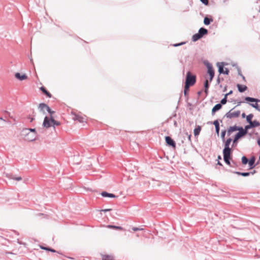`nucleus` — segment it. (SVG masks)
<instances>
[{
  "mask_svg": "<svg viewBox=\"0 0 260 260\" xmlns=\"http://www.w3.org/2000/svg\"><path fill=\"white\" fill-rule=\"evenodd\" d=\"M217 165H219V166H222V164L220 162V161H219V160H218L217 163Z\"/></svg>",
  "mask_w": 260,
  "mask_h": 260,
  "instance_id": "nucleus-61",
  "label": "nucleus"
},
{
  "mask_svg": "<svg viewBox=\"0 0 260 260\" xmlns=\"http://www.w3.org/2000/svg\"><path fill=\"white\" fill-rule=\"evenodd\" d=\"M38 109H39V111L40 112H42L44 114H46V113L45 112V110H46V107H42L41 105V104H39V105L38 106Z\"/></svg>",
  "mask_w": 260,
  "mask_h": 260,
  "instance_id": "nucleus-36",
  "label": "nucleus"
},
{
  "mask_svg": "<svg viewBox=\"0 0 260 260\" xmlns=\"http://www.w3.org/2000/svg\"><path fill=\"white\" fill-rule=\"evenodd\" d=\"M41 105L42 107H46V110L50 114V116L55 113V112L52 111L47 104L45 103H41Z\"/></svg>",
  "mask_w": 260,
  "mask_h": 260,
  "instance_id": "nucleus-18",
  "label": "nucleus"
},
{
  "mask_svg": "<svg viewBox=\"0 0 260 260\" xmlns=\"http://www.w3.org/2000/svg\"><path fill=\"white\" fill-rule=\"evenodd\" d=\"M227 102V98H226V96H224V98L221 99V100L220 101V103H219L220 104H221V105H225Z\"/></svg>",
  "mask_w": 260,
  "mask_h": 260,
  "instance_id": "nucleus-39",
  "label": "nucleus"
},
{
  "mask_svg": "<svg viewBox=\"0 0 260 260\" xmlns=\"http://www.w3.org/2000/svg\"><path fill=\"white\" fill-rule=\"evenodd\" d=\"M186 43L185 42H182L181 43H176V44H174L173 45V46L174 47H178V46H181L182 45H184Z\"/></svg>",
  "mask_w": 260,
  "mask_h": 260,
  "instance_id": "nucleus-43",
  "label": "nucleus"
},
{
  "mask_svg": "<svg viewBox=\"0 0 260 260\" xmlns=\"http://www.w3.org/2000/svg\"><path fill=\"white\" fill-rule=\"evenodd\" d=\"M111 209H103L101 210L102 212H106L107 211H110Z\"/></svg>",
  "mask_w": 260,
  "mask_h": 260,
  "instance_id": "nucleus-56",
  "label": "nucleus"
},
{
  "mask_svg": "<svg viewBox=\"0 0 260 260\" xmlns=\"http://www.w3.org/2000/svg\"><path fill=\"white\" fill-rule=\"evenodd\" d=\"M226 131L225 129L222 130L221 133V138L222 141H225V136L226 134Z\"/></svg>",
  "mask_w": 260,
  "mask_h": 260,
  "instance_id": "nucleus-37",
  "label": "nucleus"
},
{
  "mask_svg": "<svg viewBox=\"0 0 260 260\" xmlns=\"http://www.w3.org/2000/svg\"><path fill=\"white\" fill-rule=\"evenodd\" d=\"M213 124L215 125V128L220 127L219 123L218 120H214L213 122Z\"/></svg>",
  "mask_w": 260,
  "mask_h": 260,
  "instance_id": "nucleus-41",
  "label": "nucleus"
},
{
  "mask_svg": "<svg viewBox=\"0 0 260 260\" xmlns=\"http://www.w3.org/2000/svg\"><path fill=\"white\" fill-rule=\"evenodd\" d=\"M186 134L187 135L188 140L190 142H191V135H188L187 134Z\"/></svg>",
  "mask_w": 260,
  "mask_h": 260,
  "instance_id": "nucleus-58",
  "label": "nucleus"
},
{
  "mask_svg": "<svg viewBox=\"0 0 260 260\" xmlns=\"http://www.w3.org/2000/svg\"><path fill=\"white\" fill-rule=\"evenodd\" d=\"M229 128H230L232 132L237 131V125H235L233 126H230Z\"/></svg>",
  "mask_w": 260,
  "mask_h": 260,
  "instance_id": "nucleus-42",
  "label": "nucleus"
},
{
  "mask_svg": "<svg viewBox=\"0 0 260 260\" xmlns=\"http://www.w3.org/2000/svg\"><path fill=\"white\" fill-rule=\"evenodd\" d=\"M204 64L207 68V73L209 75L215 74L214 70L210 63L208 61H205Z\"/></svg>",
  "mask_w": 260,
  "mask_h": 260,
  "instance_id": "nucleus-8",
  "label": "nucleus"
},
{
  "mask_svg": "<svg viewBox=\"0 0 260 260\" xmlns=\"http://www.w3.org/2000/svg\"><path fill=\"white\" fill-rule=\"evenodd\" d=\"M217 158H218V160H219L220 159H221V157L220 155H218V157H217Z\"/></svg>",
  "mask_w": 260,
  "mask_h": 260,
  "instance_id": "nucleus-64",
  "label": "nucleus"
},
{
  "mask_svg": "<svg viewBox=\"0 0 260 260\" xmlns=\"http://www.w3.org/2000/svg\"><path fill=\"white\" fill-rule=\"evenodd\" d=\"M246 134L242 132H238L235 135V137L239 140L241 138L245 136Z\"/></svg>",
  "mask_w": 260,
  "mask_h": 260,
  "instance_id": "nucleus-22",
  "label": "nucleus"
},
{
  "mask_svg": "<svg viewBox=\"0 0 260 260\" xmlns=\"http://www.w3.org/2000/svg\"><path fill=\"white\" fill-rule=\"evenodd\" d=\"M15 77L20 81H23L27 78V76L26 75V74H23L21 75L19 73H15Z\"/></svg>",
  "mask_w": 260,
  "mask_h": 260,
  "instance_id": "nucleus-9",
  "label": "nucleus"
},
{
  "mask_svg": "<svg viewBox=\"0 0 260 260\" xmlns=\"http://www.w3.org/2000/svg\"><path fill=\"white\" fill-rule=\"evenodd\" d=\"M234 108L230 110L228 112H227L224 115V117H227L230 119L238 117L240 114V111L239 110H238L236 111L232 112V110Z\"/></svg>",
  "mask_w": 260,
  "mask_h": 260,
  "instance_id": "nucleus-4",
  "label": "nucleus"
},
{
  "mask_svg": "<svg viewBox=\"0 0 260 260\" xmlns=\"http://www.w3.org/2000/svg\"><path fill=\"white\" fill-rule=\"evenodd\" d=\"M204 92L206 94V96H207V95L208 94V89H204Z\"/></svg>",
  "mask_w": 260,
  "mask_h": 260,
  "instance_id": "nucleus-59",
  "label": "nucleus"
},
{
  "mask_svg": "<svg viewBox=\"0 0 260 260\" xmlns=\"http://www.w3.org/2000/svg\"><path fill=\"white\" fill-rule=\"evenodd\" d=\"M216 66L218 67V72L219 74H225V75H229V70L228 68L224 69V62H218L216 63Z\"/></svg>",
  "mask_w": 260,
  "mask_h": 260,
  "instance_id": "nucleus-3",
  "label": "nucleus"
},
{
  "mask_svg": "<svg viewBox=\"0 0 260 260\" xmlns=\"http://www.w3.org/2000/svg\"><path fill=\"white\" fill-rule=\"evenodd\" d=\"M50 120L51 121V123L53 124V126H54L55 125H60V122L56 121L52 116H50Z\"/></svg>",
  "mask_w": 260,
  "mask_h": 260,
  "instance_id": "nucleus-28",
  "label": "nucleus"
},
{
  "mask_svg": "<svg viewBox=\"0 0 260 260\" xmlns=\"http://www.w3.org/2000/svg\"><path fill=\"white\" fill-rule=\"evenodd\" d=\"M233 173L234 174H237L238 175H241V174H242V172H238V171H235V172H233Z\"/></svg>",
  "mask_w": 260,
  "mask_h": 260,
  "instance_id": "nucleus-54",
  "label": "nucleus"
},
{
  "mask_svg": "<svg viewBox=\"0 0 260 260\" xmlns=\"http://www.w3.org/2000/svg\"><path fill=\"white\" fill-rule=\"evenodd\" d=\"M237 69L238 75L240 76H242V74L240 68L239 67L237 66Z\"/></svg>",
  "mask_w": 260,
  "mask_h": 260,
  "instance_id": "nucleus-47",
  "label": "nucleus"
},
{
  "mask_svg": "<svg viewBox=\"0 0 260 260\" xmlns=\"http://www.w3.org/2000/svg\"><path fill=\"white\" fill-rule=\"evenodd\" d=\"M227 165H229V166H230L231 167H237L238 166L237 163L235 162L233 160H232L231 162L230 161V164H227Z\"/></svg>",
  "mask_w": 260,
  "mask_h": 260,
  "instance_id": "nucleus-40",
  "label": "nucleus"
},
{
  "mask_svg": "<svg viewBox=\"0 0 260 260\" xmlns=\"http://www.w3.org/2000/svg\"><path fill=\"white\" fill-rule=\"evenodd\" d=\"M201 131V127L199 125L197 126L193 131L194 135L195 136H198Z\"/></svg>",
  "mask_w": 260,
  "mask_h": 260,
  "instance_id": "nucleus-24",
  "label": "nucleus"
},
{
  "mask_svg": "<svg viewBox=\"0 0 260 260\" xmlns=\"http://www.w3.org/2000/svg\"><path fill=\"white\" fill-rule=\"evenodd\" d=\"M222 106L219 103L216 104L212 109V114L214 115L216 112L221 109Z\"/></svg>",
  "mask_w": 260,
  "mask_h": 260,
  "instance_id": "nucleus-14",
  "label": "nucleus"
},
{
  "mask_svg": "<svg viewBox=\"0 0 260 260\" xmlns=\"http://www.w3.org/2000/svg\"><path fill=\"white\" fill-rule=\"evenodd\" d=\"M249 104H250V105L252 107H253V108H255L256 110H257V111H258L259 112H260V106H259V104L258 105V103H254V104H253V103H250Z\"/></svg>",
  "mask_w": 260,
  "mask_h": 260,
  "instance_id": "nucleus-27",
  "label": "nucleus"
},
{
  "mask_svg": "<svg viewBox=\"0 0 260 260\" xmlns=\"http://www.w3.org/2000/svg\"><path fill=\"white\" fill-rule=\"evenodd\" d=\"M13 179L17 180V181H20L22 180V178L21 177H17L13 178Z\"/></svg>",
  "mask_w": 260,
  "mask_h": 260,
  "instance_id": "nucleus-51",
  "label": "nucleus"
},
{
  "mask_svg": "<svg viewBox=\"0 0 260 260\" xmlns=\"http://www.w3.org/2000/svg\"><path fill=\"white\" fill-rule=\"evenodd\" d=\"M31 132L32 133V134H35L37 135L36 129L35 128H24L22 131V133H25L26 135H27L28 133L30 134Z\"/></svg>",
  "mask_w": 260,
  "mask_h": 260,
  "instance_id": "nucleus-13",
  "label": "nucleus"
},
{
  "mask_svg": "<svg viewBox=\"0 0 260 260\" xmlns=\"http://www.w3.org/2000/svg\"><path fill=\"white\" fill-rule=\"evenodd\" d=\"M238 139L234 137L233 140L232 139L233 144L232 145V147H235L237 146L238 142Z\"/></svg>",
  "mask_w": 260,
  "mask_h": 260,
  "instance_id": "nucleus-32",
  "label": "nucleus"
},
{
  "mask_svg": "<svg viewBox=\"0 0 260 260\" xmlns=\"http://www.w3.org/2000/svg\"><path fill=\"white\" fill-rule=\"evenodd\" d=\"M213 21V19L212 18V17L211 16H210L209 17L206 16L204 17V24L205 25H209Z\"/></svg>",
  "mask_w": 260,
  "mask_h": 260,
  "instance_id": "nucleus-12",
  "label": "nucleus"
},
{
  "mask_svg": "<svg viewBox=\"0 0 260 260\" xmlns=\"http://www.w3.org/2000/svg\"><path fill=\"white\" fill-rule=\"evenodd\" d=\"M51 123L50 117L49 118L48 116H45L43 122V127L47 128H49L51 126Z\"/></svg>",
  "mask_w": 260,
  "mask_h": 260,
  "instance_id": "nucleus-7",
  "label": "nucleus"
},
{
  "mask_svg": "<svg viewBox=\"0 0 260 260\" xmlns=\"http://www.w3.org/2000/svg\"><path fill=\"white\" fill-rule=\"evenodd\" d=\"M253 117V115L252 114H249L247 116H246V121L249 124L250 122H252V119Z\"/></svg>",
  "mask_w": 260,
  "mask_h": 260,
  "instance_id": "nucleus-29",
  "label": "nucleus"
},
{
  "mask_svg": "<svg viewBox=\"0 0 260 260\" xmlns=\"http://www.w3.org/2000/svg\"><path fill=\"white\" fill-rule=\"evenodd\" d=\"M255 159L254 156L251 157L249 159L248 164L250 169H253L255 167Z\"/></svg>",
  "mask_w": 260,
  "mask_h": 260,
  "instance_id": "nucleus-11",
  "label": "nucleus"
},
{
  "mask_svg": "<svg viewBox=\"0 0 260 260\" xmlns=\"http://www.w3.org/2000/svg\"><path fill=\"white\" fill-rule=\"evenodd\" d=\"M200 2L206 6H208L209 5L208 0H200Z\"/></svg>",
  "mask_w": 260,
  "mask_h": 260,
  "instance_id": "nucleus-44",
  "label": "nucleus"
},
{
  "mask_svg": "<svg viewBox=\"0 0 260 260\" xmlns=\"http://www.w3.org/2000/svg\"><path fill=\"white\" fill-rule=\"evenodd\" d=\"M255 171H253V172H242L241 176L243 177H247L249 176L250 174H253L255 173Z\"/></svg>",
  "mask_w": 260,
  "mask_h": 260,
  "instance_id": "nucleus-31",
  "label": "nucleus"
},
{
  "mask_svg": "<svg viewBox=\"0 0 260 260\" xmlns=\"http://www.w3.org/2000/svg\"><path fill=\"white\" fill-rule=\"evenodd\" d=\"M232 132H231V131L230 129V128H228V131H227V135L228 136H230Z\"/></svg>",
  "mask_w": 260,
  "mask_h": 260,
  "instance_id": "nucleus-53",
  "label": "nucleus"
},
{
  "mask_svg": "<svg viewBox=\"0 0 260 260\" xmlns=\"http://www.w3.org/2000/svg\"><path fill=\"white\" fill-rule=\"evenodd\" d=\"M245 100L246 102H255V103H258V102H259V100L258 99H255V98H254L249 97V96L245 97Z\"/></svg>",
  "mask_w": 260,
  "mask_h": 260,
  "instance_id": "nucleus-20",
  "label": "nucleus"
},
{
  "mask_svg": "<svg viewBox=\"0 0 260 260\" xmlns=\"http://www.w3.org/2000/svg\"><path fill=\"white\" fill-rule=\"evenodd\" d=\"M204 86L205 89H209V87L210 86V83L208 80L206 79L204 83Z\"/></svg>",
  "mask_w": 260,
  "mask_h": 260,
  "instance_id": "nucleus-38",
  "label": "nucleus"
},
{
  "mask_svg": "<svg viewBox=\"0 0 260 260\" xmlns=\"http://www.w3.org/2000/svg\"><path fill=\"white\" fill-rule=\"evenodd\" d=\"M198 32L200 34V35L202 38L204 36L208 34V31L206 28L204 27H201L199 29Z\"/></svg>",
  "mask_w": 260,
  "mask_h": 260,
  "instance_id": "nucleus-15",
  "label": "nucleus"
},
{
  "mask_svg": "<svg viewBox=\"0 0 260 260\" xmlns=\"http://www.w3.org/2000/svg\"><path fill=\"white\" fill-rule=\"evenodd\" d=\"M40 89L47 97L51 98L52 96L51 94L44 86L41 87Z\"/></svg>",
  "mask_w": 260,
  "mask_h": 260,
  "instance_id": "nucleus-19",
  "label": "nucleus"
},
{
  "mask_svg": "<svg viewBox=\"0 0 260 260\" xmlns=\"http://www.w3.org/2000/svg\"><path fill=\"white\" fill-rule=\"evenodd\" d=\"M257 143L259 146H260V139L258 138L257 140Z\"/></svg>",
  "mask_w": 260,
  "mask_h": 260,
  "instance_id": "nucleus-60",
  "label": "nucleus"
},
{
  "mask_svg": "<svg viewBox=\"0 0 260 260\" xmlns=\"http://www.w3.org/2000/svg\"><path fill=\"white\" fill-rule=\"evenodd\" d=\"M252 128L257 127L260 126V122L257 120L252 121L251 122L249 123Z\"/></svg>",
  "mask_w": 260,
  "mask_h": 260,
  "instance_id": "nucleus-23",
  "label": "nucleus"
},
{
  "mask_svg": "<svg viewBox=\"0 0 260 260\" xmlns=\"http://www.w3.org/2000/svg\"><path fill=\"white\" fill-rule=\"evenodd\" d=\"M241 103H242V102H241V101L238 102L237 106H240L241 105Z\"/></svg>",
  "mask_w": 260,
  "mask_h": 260,
  "instance_id": "nucleus-63",
  "label": "nucleus"
},
{
  "mask_svg": "<svg viewBox=\"0 0 260 260\" xmlns=\"http://www.w3.org/2000/svg\"><path fill=\"white\" fill-rule=\"evenodd\" d=\"M232 139L229 138L224 141V147L222 151L223 160L225 164H230V160L231 159L232 149L230 147Z\"/></svg>",
  "mask_w": 260,
  "mask_h": 260,
  "instance_id": "nucleus-1",
  "label": "nucleus"
},
{
  "mask_svg": "<svg viewBox=\"0 0 260 260\" xmlns=\"http://www.w3.org/2000/svg\"><path fill=\"white\" fill-rule=\"evenodd\" d=\"M40 247L41 249L45 250L46 251H51L52 252H55L56 251L54 249H52L51 248H50L49 247H45L44 246L40 245Z\"/></svg>",
  "mask_w": 260,
  "mask_h": 260,
  "instance_id": "nucleus-25",
  "label": "nucleus"
},
{
  "mask_svg": "<svg viewBox=\"0 0 260 260\" xmlns=\"http://www.w3.org/2000/svg\"><path fill=\"white\" fill-rule=\"evenodd\" d=\"M250 128H252V127L250 124H249L248 125H245L244 128V133L247 135L248 134V129H249Z\"/></svg>",
  "mask_w": 260,
  "mask_h": 260,
  "instance_id": "nucleus-34",
  "label": "nucleus"
},
{
  "mask_svg": "<svg viewBox=\"0 0 260 260\" xmlns=\"http://www.w3.org/2000/svg\"><path fill=\"white\" fill-rule=\"evenodd\" d=\"M214 75L215 74L209 75V81H208L209 82H211L213 80V79L214 77Z\"/></svg>",
  "mask_w": 260,
  "mask_h": 260,
  "instance_id": "nucleus-48",
  "label": "nucleus"
},
{
  "mask_svg": "<svg viewBox=\"0 0 260 260\" xmlns=\"http://www.w3.org/2000/svg\"><path fill=\"white\" fill-rule=\"evenodd\" d=\"M27 118L30 120V122H32L34 121V118L30 117L29 116H28Z\"/></svg>",
  "mask_w": 260,
  "mask_h": 260,
  "instance_id": "nucleus-55",
  "label": "nucleus"
},
{
  "mask_svg": "<svg viewBox=\"0 0 260 260\" xmlns=\"http://www.w3.org/2000/svg\"><path fill=\"white\" fill-rule=\"evenodd\" d=\"M73 119L75 121H78L80 123H84L85 122V118L77 114H74Z\"/></svg>",
  "mask_w": 260,
  "mask_h": 260,
  "instance_id": "nucleus-10",
  "label": "nucleus"
},
{
  "mask_svg": "<svg viewBox=\"0 0 260 260\" xmlns=\"http://www.w3.org/2000/svg\"><path fill=\"white\" fill-rule=\"evenodd\" d=\"M132 230L134 231H142L143 230V229L142 228H136V227H134L132 228Z\"/></svg>",
  "mask_w": 260,
  "mask_h": 260,
  "instance_id": "nucleus-46",
  "label": "nucleus"
},
{
  "mask_svg": "<svg viewBox=\"0 0 260 260\" xmlns=\"http://www.w3.org/2000/svg\"><path fill=\"white\" fill-rule=\"evenodd\" d=\"M196 82V76L192 75L190 71L187 72L185 84L191 86Z\"/></svg>",
  "mask_w": 260,
  "mask_h": 260,
  "instance_id": "nucleus-2",
  "label": "nucleus"
},
{
  "mask_svg": "<svg viewBox=\"0 0 260 260\" xmlns=\"http://www.w3.org/2000/svg\"><path fill=\"white\" fill-rule=\"evenodd\" d=\"M190 86L185 84L184 88V94L186 95L188 94Z\"/></svg>",
  "mask_w": 260,
  "mask_h": 260,
  "instance_id": "nucleus-35",
  "label": "nucleus"
},
{
  "mask_svg": "<svg viewBox=\"0 0 260 260\" xmlns=\"http://www.w3.org/2000/svg\"><path fill=\"white\" fill-rule=\"evenodd\" d=\"M214 75L215 74L209 75V81H208L209 82H211L213 80V79L214 77Z\"/></svg>",
  "mask_w": 260,
  "mask_h": 260,
  "instance_id": "nucleus-49",
  "label": "nucleus"
},
{
  "mask_svg": "<svg viewBox=\"0 0 260 260\" xmlns=\"http://www.w3.org/2000/svg\"><path fill=\"white\" fill-rule=\"evenodd\" d=\"M101 194L103 197L107 198H116V196L114 194L109 193L106 191H103Z\"/></svg>",
  "mask_w": 260,
  "mask_h": 260,
  "instance_id": "nucleus-17",
  "label": "nucleus"
},
{
  "mask_svg": "<svg viewBox=\"0 0 260 260\" xmlns=\"http://www.w3.org/2000/svg\"><path fill=\"white\" fill-rule=\"evenodd\" d=\"M220 131V127H215V132L218 135Z\"/></svg>",
  "mask_w": 260,
  "mask_h": 260,
  "instance_id": "nucleus-50",
  "label": "nucleus"
},
{
  "mask_svg": "<svg viewBox=\"0 0 260 260\" xmlns=\"http://www.w3.org/2000/svg\"><path fill=\"white\" fill-rule=\"evenodd\" d=\"M202 38V37L199 32L193 35L192 37V41L193 42H196Z\"/></svg>",
  "mask_w": 260,
  "mask_h": 260,
  "instance_id": "nucleus-21",
  "label": "nucleus"
},
{
  "mask_svg": "<svg viewBox=\"0 0 260 260\" xmlns=\"http://www.w3.org/2000/svg\"><path fill=\"white\" fill-rule=\"evenodd\" d=\"M245 117H246V114L244 113H242V118H245Z\"/></svg>",
  "mask_w": 260,
  "mask_h": 260,
  "instance_id": "nucleus-62",
  "label": "nucleus"
},
{
  "mask_svg": "<svg viewBox=\"0 0 260 260\" xmlns=\"http://www.w3.org/2000/svg\"><path fill=\"white\" fill-rule=\"evenodd\" d=\"M249 159L245 156H243L241 158L242 163L243 165H246L248 164Z\"/></svg>",
  "mask_w": 260,
  "mask_h": 260,
  "instance_id": "nucleus-30",
  "label": "nucleus"
},
{
  "mask_svg": "<svg viewBox=\"0 0 260 260\" xmlns=\"http://www.w3.org/2000/svg\"><path fill=\"white\" fill-rule=\"evenodd\" d=\"M22 133V135L25 136L26 140L28 141H34L36 139L37 135H36L35 134L28 133L27 135H26L25 133Z\"/></svg>",
  "mask_w": 260,
  "mask_h": 260,
  "instance_id": "nucleus-6",
  "label": "nucleus"
},
{
  "mask_svg": "<svg viewBox=\"0 0 260 260\" xmlns=\"http://www.w3.org/2000/svg\"><path fill=\"white\" fill-rule=\"evenodd\" d=\"M237 131L239 132H242L244 133V128L242 126H239L237 125Z\"/></svg>",
  "mask_w": 260,
  "mask_h": 260,
  "instance_id": "nucleus-45",
  "label": "nucleus"
},
{
  "mask_svg": "<svg viewBox=\"0 0 260 260\" xmlns=\"http://www.w3.org/2000/svg\"><path fill=\"white\" fill-rule=\"evenodd\" d=\"M233 93V91L232 90H231L228 93H226L224 96H226V98L228 97V95L232 94Z\"/></svg>",
  "mask_w": 260,
  "mask_h": 260,
  "instance_id": "nucleus-52",
  "label": "nucleus"
},
{
  "mask_svg": "<svg viewBox=\"0 0 260 260\" xmlns=\"http://www.w3.org/2000/svg\"><path fill=\"white\" fill-rule=\"evenodd\" d=\"M237 86L238 91L240 92H243L245 90H246L247 89V87L244 85H241V84H238L237 85Z\"/></svg>",
  "mask_w": 260,
  "mask_h": 260,
  "instance_id": "nucleus-16",
  "label": "nucleus"
},
{
  "mask_svg": "<svg viewBox=\"0 0 260 260\" xmlns=\"http://www.w3.org/2000/svg\"><path fill=\"white\" fill-rule=\"evenodd\" d=\"M107 227L109 229H113L117 230H122L123 229L121 226L113 225H108Z\"/></svg>",
  "mask_w": 260,
  "mask_h": 260,
  "instance_id": "nucleus-26",
  "label": "nucleus"
},
{
  "mask_svg": "<svg viewBox=\"0 0 260 260\" xmlns=\"http://www.w3.org/2000/svg\"><path fill=\"white\" fill-rule=\"evenodd\" d=\"M165 141L168 146H171L173 148H176V142L170 136H166Z\"/></svg>",
  "mask_w": 260,
  "mask_h": 260,
  "instance_id": "nucleus-5",
  "label": "nucleus"
},
{
  "mask_svg": "<svg viewBox=\"0 0 260 260\" xmlns=\"http://www.w3.org/2000/svg\"><path fill=\"white\" fill-rule=\"evenodd\" d=\"M102 260H113V258L110 255H105L103 256Z\"/></svg>",
  "mask_w": 260,
  "mask_h": 260,
  "instance_id": "nucleus-33",
  "label": "nucleus"
},
{
  "mask_svg": "<svg viewBox=\"0 0 260 260\" xmlns=\"http://www.w3.org/2000/svg\"><path fill=\"white\" fill-rule=\"evenodd\" d=\"M220 83V78L218 77L217 79V80H216V83L217 84H219V83Z\"/></svg>",
  "mask_w": 260,
  "mask_h": 260,
  "instance_id": "nucleus-57",
  "label": "nucleus"
}]
</instances>
